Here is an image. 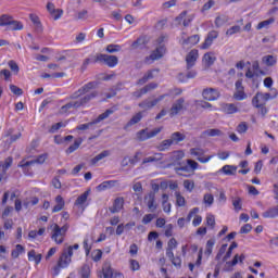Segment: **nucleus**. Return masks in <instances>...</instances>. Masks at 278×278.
<instances>
[{"label": "nucleus", "instance_id": "1", "mask_svg": "<svg viewBox=\"0 0 278 278\" xmlns=\"http://www.w3.org/2000/svg\"><path fill=\"white\" fill-rule=\"evenodd\" d=\"M186 157V153L181 150L175 151L172 154V162L174 164V170L179 177H188V175L184 173H190L191 170H198L199 164L197 161L188 159L186 162L182 160Z\"/></svg>", "mask_w": 278, "mask_h": 278}, {"label": "nucleus", "instance_id": "2", "mask_svg": "<svg viewBox=\"0 0 278 278\" xmlns=\"http://www.w3.org/2000/svg\"><path fill=\"white\" fill-rule=\"evenodd\" d=\"M97 91H92L91 93L86 94L85 97L80 98L79 100L71 101L66 103L60 109V114H68L71 110H78V108H84L87 103H90L92 99L97 97Z\"/></svg>", "mask_w": 278, "mask_h": 278}, {"label": "nucleus", "instance_id": "3", "mask_svg": "<svg viewBox=\"0 0 278 278\" xmlns=\"http://www.w3.org/2000/svg\"><path fill=\"white\" fill-rule=\"evenodd\" d=\"M71 226L68 224L63 225L60 227L58 224H52L50 226L51 232L50 238L55 242V244H63L66 238V233L68 232Z\"/></svg>", "mask_w": 278, "mask_h": 278}, {"label": "nucleus", "instance_id": "4", "mask_svg": "<svg viewBox=\"0 0 278 278\" xmlns=\"http://www.w3.org/2000/svg\"><path fill=\"white\" fill-rule=\"evenodd\" d=\"M164 40H166V36L162 35L156 39V43L159 45L152 53L146 58V64H151L155 62V60H161L164 58L166 53V47L164 46Z\"/></svg>", "mask_w": 278, "mask_h": 278}, {"label": "nucleus", "instance_id": "5", "mask_svg": "<svg viewBox=\"0 0 278 278\" xmlns=\"http://www.w3.org/2000/svg\"><path fill=\"white\" fill-rule=\"evenodd\" d=\"M112 114H114V110L108 109L104 113L100 114L93 122H90L87 124H81V125L77 126V129L79 131H86V129H90V127H92V125H97V124L101 123V121H105V118H110V116H112Z\"/></svg>", "mask_w": 278, "mask_h": 278}, {"label": "nucleus", "instance_id": "6", "mask_svg": "<svg viewBox=\"0 0 278 278\" xmlns=\"http://www.w3.org/2000/svg\"><path fill=\"white\" fill-rule=\"evenodd\" d=\"M163 129V127L154 128L150 131L149 128L141 129L136 134V138L137 140H139V142H144L146 140H151V138H155V136H157V134H160Z\"/></svg>", "mask_w": 278, "mask_h": 278}, {"label": "nucleus", "instance_id": "7", "mask_svg": "<svg viewBox=\"0 0 278 278\" xmlns=\"http://www.w3.org/2000/svg\"><path fill=\"white\" fill-rule=\"evenodd\" d=\"M190 155L197 157L200 164H207V162H210V160H213V157L215 156L214 154L205 155V151L202 148H191Z\"/></svg>", "mask_w": 278, "mask_h": 278}, {"label": "nucleus", "instance_id": "8", "mask_svg": "<svg viewBox=\"0 0 278 278\" xmlns=\"http://www.w3.org/2000/svg\"><path fill=\"white\" fill-rule=\"evenodd\" d=\"M164 99H166V94H162L154 100L146 99L139 103V108H141L143 112H149V110H152V108H155V105H157L160 101H164Z\"/></svg>", "mask_w": 278, "mask_h": 278}, {"label": "nucleus", "instance_id": "9", "mask_svg": "<svg viewBox=\"0 0 278 278\" xmlns=\"http://www.w3.org/2000/svg\"><path fill=\"white\" fill-rule=\"evenodd\" d=\"M267 101H270V93L257 92L252 99V105L257 109L264 108Z\"/></svg>", "mask_w": 278, "mask_h": 278}, {"label": "nucleus", "instance_id": "10", "mask_svg": "<svg viewBox=\"0 0 278 278\" xmlns=\"http://www.w3.org/2000/svg\"><path fill=\"white\" fill-rule=\"evenodd\" d=\"M100 64H105L109 68H114L118 65V56L100 53Z\"/></svg>", "mask_w": 278, "mask_h": 278}, {"label": "nucleus", "instance_id": "11", "mask_svg": "<svg viewBox=\"0 0 278 278\" xmlns=\"http://www.w3.org/2000/svg\"><path fill=\"white\" fill-rule=\"evenodd\" d=\"M202 97L205 101H218L220 99V91L216 88H206L202 91Z\"/></svg>", "mask_w": 278, "mask_h": 278}, {"label": "nucleus", "instance_id": "12", "mask_svg": "<svg viewBox=\"0 0 278 278\" xmlns=\"http://www.w3.org/2000/svg\"><path fill=\"white\" fill-rule=\"evenodd\" d=\"M236 91L233 93V99L236 101H244L247 99V93L244 92V86H242V79H239L235 84Z\"/></svg>", "mask_w": 278, "mask_h": 278}, {"label": "nucleus", "instance_id": "13", "mask_svg": "<svg viewBox=\"0 0 278 278\" xmlns=\"http://www.w3.org/2000/svg\"><path fill=\"white\" fill-rule=\"evenodd\" d=\"M216 38H218V31L216 30H211L204 42L200 46V49H210L212 47V45L214 43V41L216 40Z\"/></svg>", "mask_w": 278, "mask_h": 278}, {"label": "nucleus", "instance_id": "14", "mask_svg": "<svg viewBox=\"0 0 278 278\" xmlns=\"http://www.w3.org/2000/svg\"><path fill=\"white\" fill-rule=\"evenodd\" d=\"M184 103H186V100L184 98H180L174 102L169 110V116L173 118V116H177L181 110H184Z\"/></svg>", "mask_w": 278, "mask_h": 278}, {"label": "nucleus", "instance_id": "15", "mask_svg": "<svg viewBox=\"0 0 278 278\" xmlns=\"http://www.w3.org/2000/svg\"><path fill=\"white\" fill-rule=\"evenodd\" d=\"M144 203L147 204L149 212H155V210H157V202H155V193H148L144 197Z\"/></svg>", "mask_w": 278, "mask_h": 278}, {"label": "nucleus", "instance_id": "16", "mask_svg": "<svg viewBox=\"0 0 278 278\" xmlns=\"http://www.w3.org/2000/svg\"><path fill=\"white\" fill-rule=\"evenodd\" d=\"M197 60H199V50H191L186 56L187 71L197 64Z\"/></svg>", "mask_w": 278, "mask_h": 278}, {"label": "nucleus", "instance_id": "17", "mask_svg": "<svg viewBox=\"0 0 278 278\" xmlns=\"http://www.w3.org/2000/svg\"><path fill=\"white\" fill-rule=\"evenodd\" d=\"M238 172V166L236 165H224L220 169L216 172L217 175L233 176Z\"/></svg>", "mask_w": 278, "mask_h": 278}, {"label": "nucleus", "instance_id": "18", "mask_svg": "<svg viewBox=\"0 0 278 278\" xmlns=\"http://www.w3.org/2000/svg\"><path fill=\"white\" fill-rule=\"evenodd\" d=\"M92 88H94V83L86 84L72 96V99H78V97H81V94H88Z\"/></svg>", "mask_w": 278, "mask_h": 278}, {"label": "nucleus", "instance_id": "19", "mask_svg": "<svg viewBox=\"0 0 278 278\" xmlns=\"http://www.w3.org/2000/svg\"><path fill=\"white\" fill-rule=\"evenodd\" d=\"M125 205V199L123 198H116L113 202L112 207H110V212L111 214H118V212H121V210H123Z\"/></svg>", "mask_w": 278, "mask_h": 278}, {"label": "nucleus", "instance_id": "20", "mask_svg": "<svg viewBox=\"0 0 278 278\" xmlns=\"http://www.w3.org/2000/svg\"><path fill=\"white\" fill-rule=\"evenodd\" d=\"M200 40H201V37H199V35H193L187 39H181L180 45L181 47H194V45H199Z\"/></svg>", "mask_w": 278, "mask_h": 278}, {"label": "nucleus", "instance_id": "21", "mask_svg": "<svg viewBox=\"0 0 278 278\" xmlns=\"http://www.w3.org/2000/svg\"><path fill=\"white\" fill-rule=\"evenodd\" d=\"M220 110L224 114H237V112H239L238 105L233 103H222Z\"/></svg>", "mask_w": 278, "mask_h": 278}, {"label": "nucleus", "instance_id": "22", "mask_svg": "<svg viewBox=\"0 0 278 278\" xmlns=\"http://www.w3.org/2000/svg\"><path fill=\"white\" fill-rule=\"evenodd\" d=\"M45 162H47V154H41L35 160L22 163L21 166L22 168H27V166H31L34 164H45Z\"/></svg>", "mask_w": 278, "mask_h": 278}, {"label": "nucleus", "instance_id": "23", "mask_svg": "<svg viewBox=\"0 0 278 278\" xmlns=\"http://www.w3.org/2000/svg\"><path fill=\"white\" fill-rule=\"evenodd\" d=\"M23 24L20 21L11 17V22H9V26L7 27V31H21L23 30Z\"/></svg>", "mask_w": 278, "mask_h": 278}, {"label": "nucleus", "instance_id": "24", "mask_svg": "<svg viewBox=\"0 0 278 278\" xmlns=\"http://www.w3.org/2000/svg\"><path fill=\"white\" fill-rule=\"evenodd\" d=\"M73 262V258H70L66 253L62 251L58 264L61 268H66L67 266H71V263Z\"/></svg>", "mask_w": 278, "mask_h": 278}, {"label": "nucleus", "instance_id": "25", "mask_svg": "<svg viewBox=\"0 0 278 278\" xmlns=\"http://www.w3.org/2000/svg\"><path fill=\"white\" fill-rule=\"evenodd\" d=\"M102 275L104 278H114V269H112V264L110 262L103 264Z\"/></svg>", "mask_w": 278, "mask_h": 278}, {"label": "nucleus", "instance_id": "26", "mask_svg": "<svg viewBox=\"0 0 278 278\" xmlns=\"http://www.w3.org/2000/svg\"><path fill=\"white\" fill-rule=\"evenodd\" d=\"M88 197H90V190H87L83 194H80L76 199L75 205H77V207H84V205H86V201H88Z\"/></svg>", "mask_w": 278, "mask_h": 278}, {"label": "nucleus", "instance_id": "27", "mask_svg": "<svg viewBox=\"0 0 278 278\" xmlns=\"http://www.w3.org/2000/svg\"><path fill=\"white\" fill-rule=\"evenodd\" d=\"M116 186V180H106L100 184L97 187L98 192H103L105 190H110V188H114Z\"/></svg>", "mask_w": 278, "mask_h": 278}, {"label": "nucleus", "instance_id": "28", "mask_svg": "<svg viewBox=\"0 0 278 278\" xmlns=\"http://www.w3.org/2000/svg\"><path fill=\"white\" fill-rule=\"evenodd\" d=\"M55 203L56 204L52 208L53 214H55L58 212H62V210H64V205H65L64 198H62V195H56Z\"/></svg>", "mask_w": 278, "mask_h": 278}, {"label": "nucleus", "instance_id": "29", "mask_svg": "<svg viewBox=\"0 0 278 278\" xmlns=\"http://www.w3.org/2000/svg\"><path fill=\"white\" fill-rule=\"evenodd\" d=\"M263 218H278V205L269 207L263 213Z\"/></svg>", "mask_w": 278, "mask_h": 278}, {"label": "nucleus", "instance_id": "30", "mask_svg": "<svg viewBox=\"0 0 278 278\" xmlns=\"http://www.w3.org/2000/svg\"><path fill=\"white\" fill-rule=\"evenodd\" d=\"M202 62H204L206 66H212L214 62H216V55L214 52H206L203 55Z\"/></svg>", "mask_w": 278, "mask_h": 278}, {"label": "nucleus", "instance_id": "31", "mask_svg": "<svg viewBox=\"0 0 278 278\" xmlns=\"http://www.w3.org/2000/svg\"><path fill=\"white\" fill-rule=\"evenodd\" d=\"M29 18H30L31 23L34 24L36 31H38L40 34L42 31V23L40 22V17H38V15H36V14H30Z\"/></svg>", "mask_w": 278, "mask_h": 278}, {"label": "nucleus", "instance_id": "32", "mask_svg": "<svg viewBox=\"0 0 278 278\" xmlns=\"http://www.w3.org/2000/svg\"><path fill=\"white\" fill-rule=\"evenodd\" d=\"M262 62L265 66H275L277 64V56L270 54L265 55L262 58Z\"/></svg>", "mask_w": 278, "mask_h": 278}, {"label": "nucleus", "instance_id": "33", "mask_svg": "<svg viewBox=\"0 0 278 278\" xmlns=\"http://www.w3.org/2000/svg\"><path fill=\"white\" fill-rule=\"evenodd\" d=\"M79 243H75L74 245H65L63 248V252L66 253L70 260H73V251H78Z\"/></svg>", "mask_w": 278, "mask_h": 278}, {"label": "nucleus", "instance_id": "34", "mask_svg": "<svg viewBox=\"0 0 278 278\" xmlns=\"http://www.w3.org/2000/svg\"><path fill=\"white\" fill-rule=\"evenodd\" d=\"M81 142H84V140L81 138L76 139L74 141V144L70 146L68 149L65 151V153L67 155H71V153H75V151H77V149H79V147H81Z\"/></svg>", "mask_w": 278, "mask_h": 278}, {"label": "nucleus", "instance_id": "35", "mask_svg": "<svg viewBox=\"0 0 278 278\" xmlns=\"http://www.w3.org/2000/svg\"><path fill=\"white\" fill-rule=\"evenodd\" d=\"M104 157H110V150H104L100 154L96 155L93 159H91V164L94 165L101 160H104Z\"/></svg>", "mask_w": 278, "mask_h": 278}, {"label": "nucleus", "instance_id": "36", "mask_svg": "<svg viewBox=\"0 0 278 278\" xmlns=\"http://www.w3.org/2000/svg\"><path fill=\"white\" fill-rule=\"evenodd\" d=\"M131 47L134 49H144V47H147V38L139 37L136 41L132 42Z\"/></svg>", "mask_w": 278, "mask_h": 278}, {"label": "nucleus", "instance_id": "37", "mask_svg": "<svg viewBox=\"0 0 278 278\" xmlns=\"http://www.w3.org/2000/svg\"><path fill=\"white\" fill-rule=\"evenodd\" d=\"M142 121V112L135 114L130 121L126 124V127H132V125H138Z\"/></svg>", "mask_w": 278, "mask_h": 278}, {"label": "nucleus", "instance_id": "38", "mask_svg": "<svg viewBox=\"0 0 278 278\" xmlns=\"http://www.w3.org/2000/svg\"><path fill=\"white\" fill-rule=\"evenodd\" d=\"M186 14H187V12L184 11L182 13L179 14L178 17H176V21H178V23H181V21H182L184 27H188V25H190V23H192V18L191 17L186 18Z\"/></svg>", "mask_w": 278, "mask_h": 278}, {"label": "nucleus", "instance_id": "39", "mask_svg": "<svg viewBox=\"0 0 278 278\" xmlns=\"http://www.w3.org/2000/svg\"><path fill=\"white\" fill-rule=\"evenodd\" d=\"M197 77V71L192 70L187 73V75L179 74V81H188V79H194Z\"/></svg>", "mask_w": 278, "mask_h": 278}, {"label": "nucleus", "instance_id": "40", "mask_svg": "<svg viewBox=\"0 0 278 278\" xmlns=\"http://www.w3.org/2000/svg\"><path fill=\"white\" fill-rule=\"evenodd\" d=\"M203 136H208L210 138H214L216 136H223V130L218 128H212L203 131Z\"/></svg>", "mask_w": 278, "mask_h": 278}, {"label": "nucleus", "instance_id": "41", "mask_svg": "<svg viewBox=\"0 0 278 278\" xmlns=\"http://www.w3.org/2000/svg\"><path fill=\"white\" fill-rule=\"evenodd\" d=\"M273 23H275V18L270 17L268 20H265L261 23L257 24L256 29H268V27H270V25H273Z\"/></svg>", "mask_w": 278, "mask_h": 278}, {"label": "nucleus", "instance_id": "42", "mask_svg": "<svg viewBox=\"0 0 278 278\" xmlns=\"http://www.w3.org/2000/svg\"><path fill=\"white\" fill-rule=\"evenodd\" d=\"M12 21V15L2 14L0 15V27H8Z\"/></svg>", "mask_w": 278, "mask_h": 278}, {"label": "nucleus", "instance_id": "43", "mask_svg": "<svg viewBox=\"0 0 278 278\" xmlns=\"http://www.w3.org/2000/svg\"><path fill=\"white\" fill-rule=\"evenodd\" d=\"M173 140L172 139H165L163 140L159 146V151H167V149H170L173 147Z\"/></svg>", "mask_w": 278, "mask_h": 278}, {"label": "nucleus", "instance_id": "44", "mask_svg": "<svg viewBox=\"0 0 278 278\" xmlns=\"http://www.w3.org/2000/svg\"><path fill=\"white\" fill-rule=\"evenodd\" d=\"M21 253H25V248L21 244H16L15 249L12 250V252H11V257L16 260V257H18V255H21Z\"/></svg>", "mask_w": 278, "mask_h": 278}, {"label": "nucleus", "instance_id": "45", "mask_svg": "<svg viewBox=\"0 0 278 278\" xmlns=\"http://www.w3.org/2000/svg\"><path fill=\"white\" fill-rule=\"evenodd\" d=\"M203 203L207 207H212V205H214V195L212 193H205L203 197Z\"/></svg>", "mask_w": 278, "mask_h": 278}, {"label": "nucleus", "instance_id": "46", "mask_svg": "<svg viewBox=\"0 0 278 278\" xmlns=\"http://www.w3.org/2000/svg\"><path fill=\"white\" fill-rule=\"evenodd\" d=\"M170 140L173 143L175 142H184V140H186V136L181 132H174L170 136Z\"/></svg>", "mask_w": 278, "mask_h": 278}, {"label": "nucleus", "instance_id": "47", "mask_svg": "<svg viewBox=\"0 0 278 278\" xmlns=\"http://www.w3.org/2000/svg\"><path fill=\"white\" fill-rule=\"evenodd\" d=\"M83 247L86 255H90V251H92V244H90V238L88 236L85 237Z\"/></svg>", "mask_w": 278, "mask_h": 278}, {"label": "nucleus", "instance_id": "48", "mask_svg": "<svg viewBox=\"0 0 278 278\" xmlns=\"http://www.w3.org/2000/svg\"><path fill=\"white\" fill-rule=\"evenodd\" d=\"M175 197H176V205H178V207H184L186 205V198H184L179 191L175 192Z\"/></svg>", "mask_w": 278, "mask_h": 278}, {"label": "nucleus", "instance_id": "49", "mask_svg": "<svg viewBox=\"0 0 278 278\" xmlns=\"http://www.w3.org/2000/svg\"><path fill=\"white\" fill-rule=\"evenodd\" d=\"M62 127H66V124L64 122H59L50 127L49 134H56Z\"/></svg>", "mask_w": 278, "mask_h": 278}, {"label": "nucleus", "instance_id": "50", "mask_svg": "<svg viewBox=\"0 0 278 278\" xmlns=\"http://www.w3.org/2000/svg\"><path fill=\"white\" fill-rule=\"evenodd\" d=\"M240 31H242V27L235 25L226 30V36H233L235 34H240Z\"/></svg>", "mask_w": 278, "mask_h": 278}, {"label": "nucleus", "instance_id": "51", "mask_svg": "<svg viewBox=\"0 0 278 278\" xmlns=\"http://www.w3.org/2000/svg\"><path fill=\"white\" fill-rule=\"evenodd\" d=\"M79 275L81 278H90V266L83 265Z\"/></svg>", "mask_w": 278, "mask_h": 278}, {"label": "nucleus", "instance_id": "52", "mask_svg": "<svg viewBox=\"0 0 278 278\" xmlns=\"http://www.w3.org/2000/svg\"><path fill=\"white\" fill-rule=\"evenodd\" d=\"M121 49H123V47H121V45L111 43V45L106 46L108 53H118V51H121Z\"/></svg>", "mask_w": 278, "mask_h": 278}, {"label": "nucleus", "instance_id": "53", "mask_svg": "<svg viewBox=\"0 0 278 278\" xmlns=\"http://www.w3.org/2000/svg\"><path fill=\"white\" fill-rule=\"evenodd\" d=\"M214 244H216V241L214 239H210L206 242L205 255H212V251L214 249Z\"/></svg>", "mask_w": 278, "mask_h": 278}, {"label": "nucleus", "instance_id": "54", "mask_svg": "<svg viewBox=\"0 0 278 278\" xmlns=\"http://www.w3.org/2000/svg\"><path fill=\"white\" fill-rule=\"evenodd\" d=\"M232 205H233V210L235 212H240L242 210V199L240 198H235L232 200Z\"/></svg>", "mask_w": 278, "mask_h": 278}, {"label": "nucleus", "instance_id": "55", "mask_svg": "<svg viewBox=\"0 0 278 278\" xmlns=\"http://www.w3.org/2000/svg\"><path fill=\"white\" fill-rule=\"evenodd\" d=\"M156 156H148L143 159L142 164H150L151 162H160L162 154H155Z\"/></svg>", "mask_w": 278, "mask_h": 278}, {"label": "nucleus", "instance_id": "56", "mask_svg": "<svg viewBox=\"0 0 278 278\" xmlns=\"http://www.w3.org/2000/svg\"><path fill=\"white\" fill-rule=\"evenodd\" d=\"M206 225L211 227V229H214L216 225V217H214L213 214H207L206 215Z\"/></svg>", "mask_w": 278, "mask_h": 278}, {"label": "nucleus", "instance_id": "57", "mask_svg": "<svg viewBox=\"0 0 278 278\" xmlns=\"http://www.w3.org/2000/svg\"><path fill=\"white\" fill-rule=\"evenodd\" d=\"M247 131H249V125H247V122H242L237 126L238 134H247Z\"/></svg>", "mask_w": 278, "mask_h": 278}, {"label": "nucleus", "instance_id": "58", "mask_svg": "<svg viewBox=\"0 0 278 278\" xmlns=\"http://www.w3.org/2000/svg\"><path fill=\"white\" fill-rule=\"evenodd\" d=\"M184 188L187 192H192L194 190V180H184Z\"/></svg>", "mask_w": 278, "mask_h": 278}, {"label": "nucleus", "instance_id": "59", "mask_svg": "<svg viewBox=\"0 0 278 278\" xmlns=\"http://www.w3.org/2000/svg\"><path fill=\"white\" fill-rule=\"evenodd\" d=\"M50 14L54 21H58L62 18V14H64V11L60 9H54Z\"/></svg>", "mask_w": 278, "mask_h": 278}, {"label": "nucleus", "instance_id": "60", "mask_svg": "<svg viewBox=\"0 0 278 278\" xmlns=\"http://www.w3.org/2000/svg\"><path fill=\"white\" fill-rule=\"evenodd\" d=\"M177 239L175 238H172L169 239V241L167 242V249L166 250H169V251H175V249H177Z\"/></svg>", "mask_w": 278, "mask_h": 278}, {"label": "nucleus", "instance_id": "61", "mask_svg": "<svg viewBox=\"0 0 278 278\" xmlns=\"http://www.w3.org/2000/svg\"><path fill=\"white\" fill-rule=\"evenodd\" d=\"M103 257V252L101 250H94L92 254L93 262H101V258Z\"/></svg>", "mask_w": 278, "mask_h": 278}, {"label": "nucleus", "instance_id": "62", "mask_svg": "<svg viewBox=\"0 0 278 278\" xmlns=\"http://www.w3.org/2000/svg\"><path fill=\"white\" fill-rule=\"evenodd\" d=\"M0 77H4V81H10L12 73L10 72V70H2L0 71Z\"/></svg>", "mask_w": 278, "mask_h": 278}, {"label": "nucleus", "instance_id": "63", "mask_svg": "<svg viewBox=\"0 0 278 278\" xmlns=\"http://www.w3.org/2000/svg\"><path fill=\"white\" fill-rule=\"evenodd\" d=\"M153 218H155V214H147L142 218V224L149 225V223H151L153 220Z\"/></svg>", "mask_w": 278, "mask_h": 278}, {"label": "nucleus", "instance_id": "64", "mask_svg": "<svg viewBox=\"0 0 278 278\" xmlns=\"http://www.w3.org/2000/svg\"><path fill=\"white\" fill-rule=\"evenodd\" d=\"M9 67L11 68V71H13V73L18 74V64H16L14 61H9Z\"/></svg>", "mask_w": 278, "mask_h": 278}]
</instances>
